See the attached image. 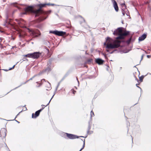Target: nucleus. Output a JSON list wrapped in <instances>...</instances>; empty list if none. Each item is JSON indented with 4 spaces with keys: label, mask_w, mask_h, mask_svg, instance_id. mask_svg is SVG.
Listing matches in <instances>:
<instances>
[{
    "label": "nucleus",
    "mask_w": 151,
    "mask_h": 151,
    "mask_svg": "<svg viewBox=\"0 0 151 151\" xmlns=\"http://www.w3.org/2000/svg\"><path fill=\"white\" fill-rule=\"evenodd\" d=\"M126 118H127V117H126Z\"/></svg>",
    "instance_id": "680f3d73"
},
{
    "label": "nucleus",
    "mask_w": 151,
    "mask_h": 151,
    "mask_svg": "<svg viewBox=\"0 0 151 151\" xmlns=\"http://www.w3.org/2000/svg\"><path fill=\"white\" fill-rule=\"evenodd\" d=\"M15 65H14V66L12 67V69H13V68H14V67H15Z\"/></svg>",
    "instance_id": "a18cd8bd"
},
{
    "label": "nucleus",
    "mask_w": 151,
    "mask_h": 151,
    "mask_svg": "<svg viewBox=\"0 0 151 151\" xmlns=\"http://www.w3.org/2000/svg\"><path fill=\"white\" fill-rule=\"evenodd\" d=\"M14 47H12L11 48V49H13L14 48Z\"/></svg>",
    "instance_id": "864d4df0"
},
{
    "label": "nucleus",
    "mask_w": 151,
    "mask_h": 151,
    "mask_svg": "<svg viewBox=\"0 0 151 151\" xmlns=\"http://www.w3.org/2000/svg\"><path fill=\"white\" fill-rule=\"evenodd\" d=\"M56 32H57V30H55V31H50V33H53V34H54L56 35Z\"/></svg>",
    "instance_id": "b1692460"
},
{
    "label": "nucleus",
    "mask_w": 151,
    "mask_h": 151,
    "mask_svg": "<svg viewBox=\"0 0 151 151\" xmlns=\"http://www.w3.org/2000/svg\"><path fill=\"white\" fill-rule=\"evenodd\" d=\"M33 56L32 58L34 59H37L41 55V53L39 52H34L33 53Z\"/></svg>",
    "instance_id": "6e6552de"
},
{
    "label": "nucleus",
    "mask_w": 151,
    "mask_h": 151,
    "mask_svg": "<svg viewBox=\"0 0 151 151\" xmlns=\"http://www.w3.org/2000/svg\"><path fill=\"white\" fill-rule=\"evenodd\" d=\"M59 85H60V83H59L57 85V86L56 88H55V92L56 91H57V89H58V88L59 86Z\"/></svg>",
    "instance_id": "cd10ccee"
},
{
    "label": "nucleus",
    "mask_w": 151,
    "mask_h": 151,
    "mask_svg": "<svg viewBox=\"0 0 151 151\" xmlns=\"http://www.w3.org/2000/svg\"><path fill=\"white\" fill-rule=\"evenodd\" d=\"M25 110H27V108L25 107Z\"/></svg>",
    "instance_id": "6e6d98bb"
},
{
    "label": "nucleus",
    "mask_w": 151,
    "mask_h": 151,
    "mask_svg": "<svg viewBox=\"0 0 151 151\" xmlns=\"http://www.w3.org/2000/svg\"><path fill=\"white\" fill-rule=\"evenodd\" d=\"M42 109H40V110H39L37 111H38L39 112V113H40V112L42 110Z\"/></svg>",
    "instance_id": "473e14b6"
},
{
    "label": "nucleus",
    "mask_w": 151,
    "mask_h": 151,
    "mask_svg": "<svg viewBox=\"0 0 151 151\" xmlns=\"http://www.w3.org/2000/svg\"><path fill=\"white\" fill-rule=\"evenodd\" d=\"M76 80H77V81H78V84L79 85V81H78V79L77 77H76Z\"/></svg>",
    "instance_id": "79ce46f5"
},
{
    "label": "nucleus",
    "mask_w": 151,
    "mask_h": 151,
    "mask_svg": "<svg viewBox=\"0 0 151 151\" xmlns=\"http://www.w3.org/2000/svg\"><path fill=\"white\" fill-rule=\"evenodd\" d=\"M143 51H144L146 53H147L146 52V51H145L144 50H143Z\"/></svg>",
    "instance_id": "3c124183"
},
{
    "label": "nucleus",
    "mask_w": 151,
    "mask_h": 151,
    "mask_svg": "<svg viewBox=\"0 0 151 151\" xmlns=\"http://www.w3.org/2000/svg\"><path fill=\"white\" fill-rule=\"evenodd\" d=\"M22 111H20V112L18 113V114L17 115V116H16V117H15V118L14 119H15V118L17 117V116H18V115H19V113H20L21 112H22Z\"/></svg>",
    "instance_id": "f704fd0d"
},
{
    "label": "nucleus",
    "mask_w": 151,
    "mask_h": 151,
    "mask_svg": "<svg viewBox=\"0 0 151 151\" xmlns=\"http://www.w3.org/2000/svg\"><path fill=\"white\" fill-rule=\"evenodd\" d=\"M19 36L20 38L23 37L24 36V35L22 33H20L19 34Z\"/></svg>",
    "instance_id": "4be33fe9"
},
{
    "label": "nucleus",
    "mask_w": 151,
    "mask_h": 151,
    "mask_svg": "<svg viewBox=\"0 0 151 151\" xmlns=\"http://www.w3.org/2000/svg\"><path fill=\"white\" fill-rule=\"evenodd\" d=\"M144 78V76H142L141 77H139V80L141 81H142L143 78Z\"/></svg>",
    "instance_id": "393cba45"
},
{
    "label": "nucleus",
    "mask_w": 151,
    "mask_h": 151,
    "mask_svg": "<svg viewBox=\"0 0 151 151\" xmlns=\"http://www.w3.org/2000/svg\"><path fill=\"white\" fill-rule=\"evenodd\" d=\"M72 92L74 94L76 92V91H74L73 89H72Z\"/></svg>",
    "instance_id": "7c9ffc66"
},
{
    "label": "nucleus",
    "mask_w": 151,
    "mask_h": 151,
    "mask_svg": "<svg viewBox=\"0 0 151 151\" xmlns=\"http://www.w3.org/2000/svg\"><path fill=\"white\" fill-rule=\"evenodd\" d=\"M122 67H120V68H119V70H122Z\"/></svg>",
    "instance_id": "de8ad7c7"
},
{
    "label": "nucleus",
    "mask_w": 151,
    "mask_h": 151,
    "mask_svg": "<svg viewBox=\"0 0 151 151\" xmlns=\"http://www.w3.org/2000/svg\"><path fill=\"white\" fill-rule=\"evenodd\" d=\"M37 9H35L34 10L32 9V8L30 6H29L25 8L24 9V11L25 12L22 13L23 14H27V12H32L35 15V17H37L39 15L40 13H37V14H36L34 12V11L35 10H37Z\"/></svg>",
    "instance_id": "f03ea898"
},
{
    "label": "nucleus",
    "mask_w": 151,
    "mask_h": 151,
    "mask_svg": "<svg viewBox=\"0 0 151 151\" xmlns=\"http://www.w3.org/2000/svg\"><path fill=\"white\" fill-rule=\"evenodd\" d=\"M15 11H16V10H14L12 12V13L13 14L14 13Z\"/></svg>",
    "instance_id": "37998d69"
},
{
    "label": "nucleus",
    "mask_w": 151,
    "mask_h": 151,
    "mask_svg": "<svg viewBox=\"0 0 151 151\" xmlns=\"http://www.w3.org/2000/svg\"><path fill=\"white\" fill-rule=\"evenodd\" d=\"M15 121L17 122H18V123H19V122H18V121L16 120H15Z\"/></svg>",
    "instance_id": "09e8293b"
},
{
    "label": "nucleus",
    "mask_w": 151,
    "mask_h": 151,
    "mask_svg": "<svg viewBox=\"0 0 151 151\" xmlns=\"http://www.w3.org/2000/svg\"><path fill=\"white\" fill-rule=\"evenodd\" d=\"M81 140L82 141H83V140L82 139H81ZM83 145L82 147L80 149V150H79V151H81L85 147V139H84V141H83Z\"/></svg>",
    "instance_id": "412c9836"
},
{
    "label": "nucleus",
    "mask_w": 151,
    "mask_h": 151,
    "mask_svg": "<svg viewBox=\"0 0 151 151\" xmlns=\"http://www.w3.org/2000/svg\"><path fill=\"white\" fill-rule=\"evenodd\" d=\"M5 70V71H8V70Z\"/></svg>",
    "instance_id": "4d7b16f0"
},
{
    "label": "nucleus",
    "mask_w": 151,
    "mask_h": 151,
    "mask_svg": "<svg viewBox=\"0 0 151 151\" xmlns=\"http://www.w3.org/2000/svg\"><path fill=\"white\" fill-rule=\"evenodd\" d=\"M93 131H89V132L88 133L91 134H92L93 133Z\"/></svg>",
    "instance_id": "2f4dec72"
},
{
    "label": "nucleus",
    "mask_w": 151,
    "mask_h": 151,
    "mask_svg": "<svg viewBox=\"0 0 151 151\" xmlns=\"http://www.w3.org/2000/svg\"><path fill=\"white\" fill-rule=\"evenodd\" d=\"M147 37V35L144 34H143L141 36L139 37L138 40L139 41H141L143 40Z\"/></svg>",
    "instance_id": "9d476101"
},
{
    "label": "nucleus",
    "mask_w": 151,
    "mask_h": 151,
    "mask_svg": "<svg viewBox=\"0 0 151 151\" xmlns=\"http://www.w3.org/2000/svg\"><path fill=\"white\" fill-rule=\"evenodd\" d=\"M6 23L4 25L6 26L7 24H9L12 26H13V24L11 23V19H9L8 16V15H6Z\"/></svg>",
    "instance_id": "0eeeda50"
},
{
    "label": "nucleus",
    "mask_w": 151,
    "mask_h": 151,
    "mask_svg": "<svg viewBox=\"0 0 151 151\" xmlns=\"http://www.w3.org/2000/svg\"><path fill=\"white\" fill-rule=\"evenodd\" d=\"M124 5H125V4H123Z\"/></svg>",
    "instance_id": "e2e57ef3"
},
{
    "label": "nucleus",
    "mask_w": 151,
    "mask_h": 151,
    "mask_svg": "<svg viewBox=\"0 0 151 151\" xmlns=\"http://www.w3.org/2000/svg\"><path fill=\"white\" fill-rule=\"evenodd\" d=\"M51 61V60H49V62H50V63Z\"/></svg>",
    "instance_id": "5fc2aeb1"
},
{
    "label": "nucleus",
    "mask_w": 151,
    "mask_h": 151,
    "mask_svg": "<svg viewBox=\"0 0 151 151\" xmlns=\"http://www.w3.org/2000/svg\"><path fill=\"white\" fill-rule=\"evenodd\" d=\"M40 114V113H39V112L38 111H36L35 112L34 116V114H32V118L35 119L38 116H39Z\"/></svg>",
    "instance_id": "ddd939ff"
},
{
    "label": "nucleus",
    "mask_w": 151,
    "mask_h": 151,
    "mask_svg": "<svg viewBox=\"0 0 151 151\" xmlns=\"http://www.w3.org/2000/svg\"><path fill=\"white\" fill-rule=\"evenodd\" d=\"M114 52V51L111 52H110V53L112 54Z\"/></svg>",
    "instance_id": "49530a36"
},
{
    "label": "nucleus",
    "mask_w": 151,
    "mask_h": 151,
    "mask_svg": "<svg viewBox=\"0 0 151 151\" xmlns=\"http://www.w3.org/2000/svg\"><path fill=\"white\" fill-rule=\"evenodd\" d=\"M106 51L108 52H109V50H108V49H107L106 50Z\"/></svg>",
    "instance_id": "8fccbe9b"
},
{
    "label": "nucleus",
    "mask_w": 151,
    "mask_h": 151,
    "mask_svg": "<svg viewBox=\"0 0 151 151\" xmlns=\"http://www.w3.org/2000/svg\"><path fill=\"white\" fill-rule=\"evenodd\" d=\"M134 76V77H135V80H137V81H139L138 80V79L135 76Z\"/></svg>",
    "instance_id": "4c0bfd02"
},
{
    "label": "nucleus",
    "mask_w": 151,
    "mask_h": 151,
    "mask_svg": "<svg viewBox=\"0 0 151 151\" xmlns=\"http://www.w3.org/2000/svg\"><path fill=\"white\" fill-rule=\"evenodd\" d=\"M150 75H151V74H150Z\"/></svg>",
    "instance_id": "0e129e2a"
},
{
    "label": "nucleus",
    "mask_w": 151,
    "mask_h": 151,
    "mask_svg": "<svg viewBox=\"0 0 151 151\" xmlns=\"http://www.w3.org/2000/svg\"><path fill=\"white\" fill-rule=\"evenodd\" d=\"M107 70H108V68H107Z\"/></svg>",
    "instance_id": "bf43d9fd"
},
{
    "label": "nucleus",
    "mask_w": 151,
    "mask_h": 151,
    "mask_svg": "<svg viewBox=\"0 0 151 151\" xmlns=\"http://www.w3.org/2000/svg\"><path fill=\"white\" fill-rule=\"evenodd\" d=\"M80 17H81V21L80 22V23L81 24L83 23H85V20L81 16H80Z\"/></svg>",
    "instance_id": "6ab92c4d"
},
{
    "label": "nucleus",
    "mask_w": 151,
    "mask_h": 151,
    "mask_svg": "<svg viewBox=\"0 0 151 151\" xmlns=\"http://www.w3.org/2000/svg\"><path fill=\"white\" fill-rule=\"evenodd\" d=\"M55 93L53 95V96H52V98H51V99H50V101H49V103L47 104V105L45 106H47L48 105L51 100L53 98V96H54V95H55Z\"/></svg>",
    "instance_id": "c85d7f7f"
},
{
    "label": "nucleus",
    "mask_w": 151,
    "mask_h": 151,
    "mask_svg": "<svg viewBox=\"0 0 151 151\" xmlns=\"http://www.w3.org/2000/svg\"><path fill=\"white\" fill-rule=\"evenodd\" d=\"M111 1L113 4L115 10L116 12H118L119 10V8L116 1L115 0H111Z\"/></svg>",
    "instance_id": "1a4fd4ad"
},
{
    "label": "nucleus",
    "mask_w": 151,
    "mask_h": 151,
    "mask_svg": "<svg viewBox=\"0 0 151 151\" xmlns=\"http://www.w3.org/2000/svg\"><path fill=\"white\" fill-rule=\"evenodd\" d=\"M122 24H123V21H122Z\"/></svg>",
    "instance_id": "13d9d810"
},
{
    "label": "nucleus",
    "mask_w": 151,
    "mask_h": 151,
    "mask_svg": "<svg viewBox=\"0 0 151 151\" xmlns=\"http://www.w3.org/2000/svg\"><path fill=\"white\" fill-rule=\"evenodd\" d=\"M66 135L68 138L70 139H74L79 138V137L76 135L67 133H64V135Z\"/></svg>",
    "instance_id": "423d86ee"
},
{
    "label": "nucleus",
    "mask_w": 151,
    "mask_h": 151,
    "mask_svg": "<svg viewBox=\"0 0 151 151\" xmlns=\"http://www.w3.org/2000/svg\"><path fill=\"white\" fill-rule=\"evenodd\" d=\"M42 12L39 14V15L41 14H49L51 12V10H49L45 12H44L42 10Z\"/></svg>",
    "instance_id": "4468645a"
},
{
    "label": "nucleus",
    "mask_w": 151,
    "mask_h": 151,
    "mask_svg": "<svg viewBox=\"0 0 151 151\" xmlns=\"http://www.w3.org/2000/svg\"><path fill=\"white\" fill-rule=\"evenodd\" d=\"M90 115H91V117H92V116H94V113L93 112V111H91V114H90Z\"/></svg>",
    "instance_id": "5701e85b"
},
{
    "label": "nucleus",
    "mask_w": 151,
    "mask_h": 151,
    "mask_svg": "<svg viewBox=\"0 0 151 151\" xmlns=\"http://www.w3.org/2000/svg\"><path fill=\"white\" fill-rule=\"evenodd\" d=\"M47 17H45L44 16H42L40 18V21H42L43 20H44L45 19H46L47 18Z\"/></svg>",
    "instance_id": "aec40b11"
},
{
    "label": "nucleus",
    "mask_w": 151,
    "mask_h": 151,
    "mask_svg": "<svg viewBox=\"0 0 151 151\" xmlns=\"http://www.w3.org/2000/svg\"><path fill=\"white\" fill-rule=\"evenodd\" d=\"M96 62L99 65H101L103 63L104 61L101 59L98 58L96 59Z\"/></svg>",
    "instance_id": "f8f14e48"
},
{
    "label": "nucleus",
    "mask_w": 151,
    "mask_h": 151,
    "mask_svg": "<svg viewBox=\"0 0 151 151\" xmlns=\"http://www.w3.org/2000/svg\"><path fill=\"white\" fill-rule=\"evenodd\" d=\"M91 128V127L90 125H89L88 127V130L87 131V133H89V130Z\"/></svg>",
    "instance_id": "bb28decb"
},
{
    "label": "nucleus",
    "mask_w": 151,
    "mask_h": 151,
    "mask_svg": "<svg viewBox=\"0 0 151 151\" xmlns=\"http://www.w3.org/2000/svg\"><path fill=\"white\" fill-rule=\"evenodd\" d=\"M139 84H137H137H136V86H137V87L138 88H139L141 90H142V89H141V88L140 87H139V86H137V85H139Z\"/></svg>",
    "instance_id": "c756f323"
},
{
    "label": "nucleus",
    "mask_w": 151,
    "mask_h": 151,
    "mask_svg": "<svg viewBox=\"0 0 151 151\" xmlns=\"http://www.w3.org/2000/svg\"><path fill=\"white\" fill-rule=\"evenodd\" d=\"M30 35L33 37H37L40 35V34L38 31H33L28 29Z\"/></svg>",
    "instance_id": "39448f33"
},
{
    "label": "nucleus",
    "mask_w": 151,
    "mask_h": 151,
    "mask_svg": "<svg viewBox=\"0 0 151 151\" xmlns=\"http://www.w3.org/2000/svg\"><path fill=\"white\" fill-rule=\"evenodd\" d=\"M24 56L26 57L32 58V57L33 56V53H32L28 54L27 55H25Z\"/></svg>",
    "instance_id": "a211bd4d"
},
{
    "label": "nucleus",
    "mask_w": 151,
    "mask_h": 151,
    "mask_svg": "<svg viewBox=\"0 0 151 151\" xmlns=\"http://www.w3.org/2000/svg\"><path fill=\"white\" fill-rule=\"evenodd\" d=\"M44 106H45L44 105H41V106H42V109H43L45 108Z\"/></svg>",
    "instance_id": "c9c22d12"
},
{
    "label": "nucleus",
    "mask_w": 151,
    "mask_h": 151,
    "mask_svg": "<svg viewBox=\"0 0 151 151\" xmlns=\"http://www.w3.org/2000/svg\"><path fill=\"white\" fill-rule=\"evenodd\" d=\"M144 54H143V55H142V56H141V60H142V59H143V56H144Z\"/></svg>",
    "instance_id": "e433bc0d"
},
{
    "label": "nucleus",
    "mask_w": 151,
    "mask_h": 151,
    "mask_svg": "<svg viewBox=\"0 0 151 151\" xmlns=\"http://www.w3.org/2000/svg\"><path fill=\"white\" fill-rule=\"evenodd\" d=\"M131 38H129L127 41H125L123 40H115L113 43L110 42L111 39L109 37H108L106 40V42L104 43V45H106V48L108 49H112L114 48H117L118 47H120V44L122 42H126L127 44H129L131 42Z\"/></svg>",
    "instance_id": "f257e3e1"
},
{
    "label": "nucleus",
    "mask_w": 151,
    "mask_h": 151,
    "mask_svg": "<svg viewBox=\"0 0 151 151\" xmlns=\"http://www.w3.org/2000/svg\"><path fill=\"white\" fill-rule=\"evenodd\" d=\"M48 83L49 84V86H50V87H49V89L51 88L50 84L49 82H48Z\"/></svg>",
    "instance_id": "58836bf2"
},
{
    "label": "nucleus",
    "mask_w": 151,
    "mask_h": 151,
    "mask_svg": "<svg viewBox=\"0 0 151 151\" xmlns=\"http://www.w3.org/2000/svg\"><path fill=\"white\" fill-rule=\"evenodd\" d=\"M129 31H125L124 32L122 33L119 36H118L116 37V40H123L125 38L126 36L129 35Z\"/></svg>",
    "instance_id": "20e7f679"
},
{
    "label": "nucleus",
    "mask_w": 151,
    "mask_h": 151,
    "mask_svg": "<svg viewBox=\"0 0 151 151\" xmlns=\"http://www.w3.org/2000/svg\"><path fill=\"white\" fill-rule=\"evenodd\" d=\"M80 137H84L83 136H80Z\"/></svg>",
    "instance_id": "603ef678"
},
{
    "label": "nucleus",
    "mask_w": 151,
    "mask_h": 151,
    "mask_svg": "<svg viewBox=\"0 0 151 151\" xmlns=\"http://www.w3.org/2000/svg\"><path fill=\"white\" fill-rule=\"evenodd\" d=\"M55 5V4H50V6H54Z\"/></svg>",
    "instance_id": "a19ab883"
},
{
    "label": "nucleus",
    "mask_w": 151,
    "mask_h": 151,
    "mask_svg": "<svg viewBox=\"0 0 151 151\" xmlns=\"http://www.w3.org/2000/svg\"><path fill=\"white\" fill-rule=\"evenodd\" d=\"M113 34L115 35H118V36H119L121 34L119 33L118 31H116V29L114 31Z\"/></svg>",
    "instance_id": "f3484780"
},
{
    "label": "nucleus",
    "mask_w": 151,
    "mask_h": 151,
    "mask_svg": "<svg viewBox=\"0 0 151 151\" xmlns=\"http://www.w3.org/2000/svg\"><path fill=\"white\" fill-rule=\"evenodd\" d=\"M122 14L123 15H124V16L125 15V13L123 10L122 11Z\"/></svg>",
    "instance_id": "72a5a7b5"
},
{
    "label": "nucleus",
    "mask_w": 151,
    "mask_h": 151,
    "mask_svg": "<svg viewBox=\"0 0 151 151\" xmlns=\"http://www.w3.org/2000/svg\"><path fill=\"white\" fill-rule=\"evenodd\" d=\"M12 69H13L12 68H10L9 69V70H12Z\"/></svg>",
    "instance_id": "c03bdc74"
},
{
    "label": "nucleus",
    "mask_w": 151,
    "mask_h": 151,
    "mask_svg": "<svg viewBox=\"0 0 151 151\" xmlns=\"http://www.w3.org/2000/svg\"><path fill=\"white\" fill-rule=\"evenodd\" d=\"M51 70V67L50 66H48L47 68V69H46V70L50 71V70Z\"/></svg>",
    "instance_id": "a878e982"
},
{
    "label": "nucleus",
    "mask_w": 151,
    "mask_h": 151,
    "mask_svg": "<svg viewBox=\"0 0 151 151\" xmlns=\"http://www.w3.org/2000/svg\"><path fill=\"white\" fill-rule=\"evenodd\" d=\"M51 4H40L37 5V6L39 7L37 10H35L34 11V12L37 14V13H40L42 11V7H45L46 5L50 6Z\"/></svg>",
    "instance_id": "7ed1b4c3"
},
{
    "label": "nucleus",
    "mask_w": 151,
    "mask_h": 151,
    "mask_svg": "<svg viewBox=\"0 0 151 151\" xmlns=\"http://www.w3.org/2000/svg\"><path fill=\"white\" fill-rule=\"evenodd\" d=\"M66 34V32L63 31H59L57 30L56 35L59 36H62Z\"/></svg>",
    "instance_id": "9b49d317"
},
{
    "label": "nucleus",
    "mask_w": 151,
    "mask_h": 151,
    "mask_svg": "<svg viewBox=\"0 0 151 151\" xmlns=\"http://www.w3.org/2000/svg\"><path fill=\"white\" fill-rule=\"evenodd\" d=\"M35 75L34 76H33L32 78H30V79H29V80H28L26 82H24V83H21V84L19 86H18V87H16L14 89H16L17 88H18V87H19L20 86H21L22 85H23V84H25L28 81H29V80H32V79L34 78L35 76Z\"/></svg>",
    "instance_id": "2eb2a0df"
},
{
    "label": "nucleus",
    "mask_w": 151,
    "mask_h": 151,
    "mask_svg": "<svg viewBox=\"0 0 151 151\" xmlns=\"http://www.w3.org/2000/svg\"><path fill=\"white\" fill-rule=\"evenodd\" d=\"M147 57L148 58H150V55H147Z\"/></svg>",
    "instance_id": "ea45409f"
},
{
    "label": "nucleus",
    "mask_w": 151,
    "mask_h": 151,
    "mask_svg": "<svg viewBox=\"0 0 151 151\" xmlns=\"http://www.w3.org/2000/svg\"><path fill=\"white\" fill-rule=\"evenodd\" d=\"M123 29V28L122 27L118 28L117 29H116V31H117L120 34H122V32Z\"/></svg>",
    "instance_id": "dca6fc26"
},
{
    "label": "nucleus",
    "mask_w": 151,
    "mask_h": 151,
    "mask_svg": "<svg viewBox=\"0 0 151 151\" xmlns=\"http://www.w3.org/2000/svg\"><path fill=\"white\" fill-rule=\"evenodd\" d=\"M43 80H45V79H43Z\"/></svg>",
    "instance_id": "052dcab7"
}]
</instances>
